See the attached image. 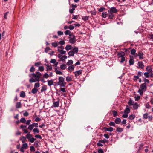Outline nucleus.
<instances>
[{"mask_svg":"<svg viewBox=\"0 0 153 153\" xmlns=\"http://www.w3.org/2000/svg\"><path fill=\"white\" fill-rule=\"evenodd\" d=\"M67 58V56L65 55H64L62 56V57H61V58L60 59L61 61H63L64 60H65V59H66Z\"/></svg>","mask_w":153,"mask_h":153,"instance_id":"45","label":"nucleus"},{"mask_svg":"<svg viewBox=\"0 0 153 153\" xmlns=\"http://www.w3.org/2000/svg\"><path fill=\"white\" fill-rule=\"evenodd\" d=\"M71 32L69 30H66L64 32V33L65 35H69L70 36H71V35H72V34H71Z\"/></svg>","mask_w":153,"mask_h":153,"instance_id":"31","label":"nucleus"},{"mask_svg":"<svg viewBox=\"0 0 153 153\" xmlns=\"http://www.w3.org/2000/svg\"><path fill=\"white\" fill-rule=\"evenodd\" d=\"M130 109L128 108H126L124 111V112L125 113H127L128 114L130 112Z\"/></svg>","mask_w":153,"mask_h":153,"instance_id":"33","label":"nucleus"},{"mask_svg":"<svg viewBox=\"0 0 153 153\" xmlns=\"http://www.w3.org/2000/svg\"><path fill=\"white\" fill-rule=\"evenodd\" d=\"M82 72V71L81 70H79L74 72L75 75L76 77H77L80 75Z\"/></svg>","mask_w":153,"mask_h":153,"instance_id":"10","label":"nucleus"},{"mask_svg":"<svg viewBox=\"0 0 153 153\" xmlns=\"http://www.w3.org/2000/svg\"><path fill=\"white\" fill-rule=\"evenodd\" d=\"M148 37L149 39L153 40V35L152 34H149Z\"/></svg>","mask_w":153,"mask_h":153,"instance_id":"52","label":"nucleus"},{"mask_svg":"<svg viewBox=\"0 0 153 153\" xmlns=\"http://www.w3.org/2000/svg\"><path fill=\"white\" fill-rule=\"evenodd\" d=\"M49 76V75L47 73H45L43 75L44 77L46 78H47Z\"/></svg>","mask_w":153,"mask_h":153,"instance_id":"58","label":"nucleus"},{"mask_svg":"<svg viewBox=\"0 0 153 153\" xmlns=\"http://www.w3.org/2000/svg\"><path fill=\"white\" fill-rule=\"evenodd\" d=\"M134 60L133 59H131L129 61V65H132L134 63Z\"/></svg>","mask_w":153,"mask_h":153,"instance_id":"37","label":"nucleus"},{"mask_svg":"<svg viewBox=\"0 0 153 153\" xmlns=\"http://www.w3.org/2000/svg\"><path fill=\"white\" fill-rule=\"evenodd\" d=\"M32 124L34 127H37L38 126V123H33Z\"/></svg>","mask_w":153,"mask_h":153,"instance_id":"56","label":"nucleus"},{"mask_svg":"<svg viewBox=\"0 0 153 153\" xmlns=\"http://www.w3.org/2000/svg\"><path fill=\"white\" fill-rule=\"evenodd\" d=\"M58 43L61 45H63L65 44V42L64 41H61L59 42Z\"/></svg>","mask_w":153,"mask_h":153,"instance_id":"50","label":"nucleus"},{"mask_svg":"<svg viewBox=\"0 0 153 153\" xmlns=\"http://www.w3.org/2000/svg\"><path fill=\"white\" fill-rule=\"evenodd\" d=\"M146 70L149 73H152V68L149 66H147L146 67Z\"/></svg>","mask_w":153,"mask_h":153,"instance_id":"12","label":"nucleus"},{"mask_svg":"<svg viewBox=\"0 0 153 153\" xmlns=\"http://www.w3.org/2000/svg\"><path fill=\"white\" fill-rule=\"evenodd\" d=\"M27 127V126L26 125H21L20 126V128H21L23 130L24 129L26 128Z\"/></svg>","mask_w":153,"mask_h":153,"instance_id":"64","label":"nucleus"},{"mask_svg":"<svg viewBox=\"0 0 153 153\" xmlns=\"http://www.w3.org/2000/svg\"><path fill=\"white\" fill-rule=\"evenodd\" d=\"M104 129L105 131H108L109 132H111L113 131V128L111 127H110L109 128L105 127L104 128Z\"/></svg>","mask_w":153,"mask_h":153,"instance_id":"14","label":"nucleus"},{"mask_svg":"<svg viewBox=\"0 0 153 153\" xmlns=\"http://www.w3.org/2000/svg\"><path fill=\"white\" fill-rule=\"evenodd\" d=\"M146 86V84L145 83H144L140 85V89H139L138 91V92L139 93L140 95H142L143 91H145Z\"/></svg>","mask_w":153,"mask_h":153,"instance_id":"3","label":"nucleus"},{"mask_svg":"<svg viewBox=\"0 0 153 153\" xmlns=\"http://www.w3.org/2000/svg\"><path fill=\"white\" fill-rule=\"evenodd\" d=\"M134 103V102H133L131 100H130L128 102V104L130 105H132Z\"/></svg>","mask_w":153,"mask_h":153,"instance_id":"44","label":"nucleus"},{"mask_svg":"<svg viewBox=\"0 0 153 153\" xmlns=\"http://www.w3.org/2000/svg\"><path fill=\"white\" fill-rule=\"evenodd\" d=\"M31 122V120H28L27 121H26L25 123V124L27 125H29Z\"/></svg>","mask_w":153,"mask_h":153,"instance_id":"55","label":"nucleus"},{"mask_svg":"<svg viewBox=\"0 0 153 153\" xmlns=\"http://www.w3.org/2000/svg\"><path fill=\"white\" fill-rule=\"evenodd\" d=\"M44 70V68L43 66H40L39 67V70L41 71H43Z\"/></svg>","mask_w":153,"mask_h":153,"instance_id":"41","label":"nucleus"},{"mask_svg":"<svg viewBox=\"0 0 153 153\" xmlns=\"http://www.w3.org/2000/svg\"><path fill=\"white\" fill-rule=\"evenodd\" d=\"M20 122L23 123H25L26 122V120L25 118H22L20 120Z\"/></svg>","mask_w":153,"mask_h":153,"instance_id":"40","label":"nucleus"},{"mask_svg":"<svg viewBox=\"0 0 153 153\" xmlns=\"http://www.w3.org/2000/svg\"><path fill=\"white\" fill-rule=\"evenodd\" d=\"M72 79L71 77L69 76H67L66 78V81L67 82H70L72 81Z\"/></svg>","mask_w":153,"mask_h":153,"instance_id":"27","label":"nucleus"},{"mask_svg":"<svg viewBox=\"0 0 153 153\" xmlns=\"http://www.w3.org/2000/svg\"><path fill=\"white\" fill-rule=\"evenodd\" d=\"M74 26L71 25H70L69 26V29L71 30H73V29H74Z\"/></svg>","mask_w":153,"mask_h":153,"instance_id":"59","label":"nucleus"},{"mask_svg":"<svg viewBox=\"0 0 153 153\" xmlns=\"http://www.w3.org/2000/svg\"><path fill=\"white\" fill-rule=\"evenodd\" d=\"M140 97L139 96H135L134 97L135 100L136 101H138L140 99Z\"/></svg>","mask_w":153,"mask_h":153,"instance_id":"62","label":"nucleus"},{"mask_svg":"<svg viewBox=\"0 0 153 153\" xmlns=\"http://www.w3.org/2000/svg\"><path fill=\"white\" fill-rule=\"evenodd\" d=\"M54 47H56L58 45V43L57 42H53L51 44Z\"/></svg>","mask_w":153,"mask_h":153,"instance_id":"38","label":"nucleus"},{"mask_svg":"<svg viewBox=\"0 0 153 153\" xmlns=\"http://www.w3.org/2000/svg\"><path fill=\"white\" fill-rule=\"evenodd\" d=\"M66 65L65 64H62L60 66V68L62 70H64L66 68Z\"/></svg>","mask_w":153,"mask_h":153,"instance_id":"25","label":"nucleus"},{"mask_svg":"<svg viewBox=\"0 0 153 153\" xmlns=\"http://www.w3.org/2000/svg\"><path fill=\"white\" fill-rule=\"evenodd\" d=\"M28 146V145L26 143H25L23 144L22 147L24 148L25 149H26Z\"/></svg>","mask_w":153,"mask_h":153,"instance_id":"46","label":"nucleus"},{"mask_svg":"<svg viewBox=\"0 0 153 153\" xmlns=\"http://www.w3.org/2000/svg\"><path fill=\"white\" fill-rule=\"evenodd\" d=\"M44 65L46 66V70L47 71L51 70L52 69V67L51 65L48 64H45Z\"/></svg>","mask_w":153,"mask_h":153,"instance_id":"9","label":"nucleus"},{"mask_svg":"<svg viewBox=\"0 0 153 153\" xmlns=\"http://www.w3.org/2000/svg\"><path fill=\"white\" fill-rule=\"evenodd\" d=\"M64 47L62 46H59L58 47V51L60 53H61L65 54L66 53V51H64Z\"/></svg>","mask_w":153,"mask_h":153,"instance_id":"5","label":"nucleus"},{"mask_svg":"<svg viewBox=\"0 0 153 153\" xmlns=\"http://www.w3.org/2000/svg\"><path fill=\"white\" fill-rule=\"evenodd\" d=\"M149 73L148 72H145L144 73V75L146 78H148L149 76Z\"/></svg>","mask_w":153,"mask_h":153,"instance_id":"51","label":"nucleus"},{"mask_svg":"<svg viewBox=\"0 0 153 153\" xmlns=\"http://www.w3.org/2000/svg\"><path fill=\"white\" fill-rule=\"evenodd\" d=\"M138 68L143 69L144 67V65L142 62L140 61L138 63Z\"/></svg>","mask_w":153,"mask_h":153,"instance_id":"7","label":"nucleus"},{"mask_svg":"<svg viewBox=\"0 0 153 153\" xmlns=\"http://www.w3.org/2000/svg\"><path fill=\"white\" fill-rule=\"evenodd\" d=\"M137 55L139 57L140 59H143V54L142 52L139 51Z\"/></svg>","mask_w":153,"mask_h":153,"instance_id":"8","label":"nucleus"},{"mask_svg":"<svg viewBox=\"0 0 153 153\" xmlns=\"http://www.w3.org/2000/svg\"><path fill=\"white\" fill-rule=\"evenodd\" d=\"M132 105L133 108L135 109H137L139 106V105L137 103H134Z\"/></svg>","mask_w":153,"mask_h":153,"instance_id":"22","label":"nucleus"},{"mask_svg":"<svg viewBox=\"0 0 153 153\" xmlns=\"http://www.w3.org/2000/svg\"><path fill=\"white\" fill-rule=\"evenodd\" d=\"M117 55L119 56V57H122L125 56V53L123 51H120L118 53Z\"/></svg>","mask_w":153,"mask_h":153,"instance_id":"11","label":"nucleus"},{"mask_svg":"<svg viewBox=\"0 0 153 153\" xmlns=\"http://www.w3.org/2000/svg\"><path fill=\"white\" fill-rule=\"evenodd\" d=\"M34 128V127L33 125L32 124H30L29 125V126H28V129L29 130H30L31 131L32 130H33V128Z\"/></svg>","mask_w":153,"mask_h":153,"instance_id":"32","label":"nucleus"},{"mask_svg":"<svg viewBox=\"0 0 153 153\" xmlns=\"http://www.w3.org/2000/svg\"><path fill=\"white\" fill-rule=\"evenodd\" d=\"M69 38V42L71 44H74L76 41L75 36L74 35H71Z\"/></svg>","mask_w":153,"mask_h":153,"instance_id":"4","label":"nucleus"},{"mask_svg":"<svg viewBox=\"0 0 153 153\" xmlns=\"http://www.w3.org/2000/svg\"><path fill=\"white\" fill-rule=\"evenodd\" d=\"M68 54L70 56H73L74 54V53L72 51H69Z\"/></svg>","mask_w":153,"mask_h":153,"instance_id":"36","label":"nucleus"},{"mask_svg":"<svg viewBox=\"0 0 153 153\" xmlns=\"http://www.w3.org/2000/svg\"><path fill=\"white\" fill-rule=\"evenodd\" d=\"M42 76L41 73L37 72L36 74L31 73L29 75V76L30 77L29 79V82L30 83L38 82L39 81L40 78Z\"/></svg>","mask_w":153,"mask_h":153,"instance_id":"1","label":"nucleus"},{"mask_svg":"<svg viewBox=\"0 0 153 153\" xmlns=\"http://www.w3.org/2000/svg\"><path fill=\"white\" fill-rule=\"evenodd\" d=\"M73 63V61L72 60H68V62L66 63V65H71Z\"/></svg>","mask_w":153,"mask_h":153,"instance_id":"28","label":"nucleus"},{"mask_svg":"<svg viewBox=\"0 0 153 153\" xmlns=\"http://www.w3.org/2000/svg\"><path fill=\"white\" fill-rule=\"evenodd\" d=\"M71 51L75 53H77L78 52V49L77 47H75Z\"/></svg>","mask_w":153,"mask_h":153,"instance_id":"24","label":"nucleus"},{"mask_svg":"<svg viewBox=\"0 0 153 153\" xmlns=\"http://www.w3.org/2000/svg\"><path fill=\"white\" fill-rule=\"evenodd\" d=\"M32 137V135L30 134H28L26 135V138L30 140Z\"/></svg>","mask_w":153,"mask_h":153,"instance_id":"42","label":"nucleus"},{"mask_svg":"<svg viewBox=\"0 0 153 153\" xmlns=\"http://www.w3.org/2000/svg\"><path fill=\"white\" fill-rule=\"evenodd\" d=\"M135 115L133 114L130 115L128 117L129 119L131 120L135 118Z\"/></svg>","mask_w":153,"mask_h":153,"instance_id":"43","label":"nucleus"},{"mask_svg":"<svg viewBox=\"0 0 153 153\" xmlns=\"http://www.w3.org/2000/svg\"><path fill=\"white\" fill-rule=\"evenodd\" d=\"M48 85L51 86L53 84V82L52 80H48L47 81Z\"/></svg>","mask_w":153,"mask_h":153,"instance_id":"21","label":"nucleus"},{"mask_svg":"<svg viewBox=\"0 0 153 153\" xmlns=\"http://www.w3.org/2000/svg\"><path fill=\"white\" fill-rule=\"evenodd\" d=\"M55 71L57 74L59 75H63V73L57 69V68H55Z\"/></svg>","mask_w":153,"mask_h":153,"instance_id":"13","label":"nucleus"},{"mask_svg":"<svg viewBox=\"0 0 153 153\" xmlns=\"http://www.w3.org/2000/svg\"><path fill=\"white\" fill-rule=\"evenodd\" d=\"M123 128L119 127H117L116 129L117 131L118 132H122L123 131Z\"/></svg>","mask_w":153,"mask_h":153,"instance_id":"30","label":"nucleus"},{"mask_svg":"<svg viewBox=\"0 0 153 153\" xmlns=\"http://www.w3.org/2000/svg\"><path fill=\"white\" fill-rule=\"evenodd\" d=\"M33 131L34 134H38L39 132V130L37 128H34L33 129Z\"/></svg>","mask_w":153,"mask_h":153,"instance_id":"16","label":"nucleus"},{"mask_svg":"<svg viewBox=\"0 0 153 153\" xmlns=\"http://www.w3.org/2000/svg\"><path fill=\"white\" fill-rule=\"evenodd\" d=\"M89 16H86L82 17V19L84 20H86L88 19Z\"/></svg>","mask_w":153,"mask_h":153,"instance_id":"60","label":"nucleus"},{"mask_svg":"<svg viewBox=\"0 0 153 153\" xmlns=\"http://www.w3.org/2000/svg\"><path fill=\"white\" fill-rule=\"evenodd\" d=\"M22 105L20 102H18L16 103V108H21Z\"/></svg>","mask_w":153,"mask_h":153,"instance_id":"18","label":"nucleus"},{"mask_svg":"<svg viewBox=\"0 0 153 153\" xmlns=\"http://www.w3.org/2000/svg\"><path fill=\"white\" fill-rule=\"evenodd\" d=\"M108 13L106 12H103L102 16L104 18H105L107 17Z\"/></svg>","mask_w":153,"mask_h":153,"instance_id":"26","label":"nucleus"},{"mask_svg":"<svg viewBox=\"0 0 153 153\" xmlns=\"http://www.w3.org/2000/svg\"><path fill=\"white\" fill-rule=\"evenodd\" d=\"M59 101L54 102H53V106L54 107H58L59 106Z\"/></svg>","mask_w":153,"mask_h":153,"instance_id":"19","label":"nucleus"},{"mask_svg":"<svg viewBox=\"0 0 153 153\" xmlns=\"http://www.w3.org/2000/svg\"><path fill=\"white\" fill-rule=\"evenodd\" d=\"M38 90L37 89L34 88L31 91V92L33 94H36L37 93Z\"/></svg>","mask_w":153,"mask_h":153,"instance_id":"29","label":"nucleus"},{"mask_svg":"<svg viewBox=\"0 0 153 153\" xmlns=\"http://www.w3.org/2000/svg\"><path fill=\"white\" fill-rule=\"evenodd\" d=\"M75 68L74 65H71L68 68V70L70 71H72Z\"/></svg>","mask_w":153,"mask_h":153,"instance_id":"17","label":"nucleus"},{"mask_svg":"<svg viewBox=\"0 0 153 153\" xmlns=\"http://www.w3.org/2000/svg\"><path fill=\"white\" fill-rule=\"evenodd\" d=\"M56 62V59H52L50 61V62L51 63H55Z\"/></svg>","mask_w":153,"mask_h":153,"instance_id":"61","label":"nucleus"},{"mask_svg":"<svg viewBox=\"0 0 153 153\" xmlns=\"http://www.w3.org/2000/svg\"><path fill=\"white\" fill-rule=\"evenodd\" d=\"M47 90L46 86H44L42 87L41 90V92H43Z\"/></svg>","mask_w":153,"mask_h":153,"instance_id":"35","label":"nucleus"},{"mask_svg":"<svg viewBox=\"0 0 153 153\" xmlns=\"http://www.w3.org/2000/svg\"><path fill=\"white\" fill-rule=\"evenodd\" d=\"M121 121V120L119 118H117L115 120V123L117 124H119Z\"/></svg>","mask_w":153,"mask_h":153,"instance_id":"20","label":"nucleus"},{"mask_svg":"<svg viewBox=\"0 0 153 153\" xmlns=\"http://www.w3.org/2000/svg\"><path fill=\"white\" fill-rule=\"evenodd\" d=\"M109 15L108 16V18L110 19H112L114 17V15L112 13H109Z\"/></svg>","mask_w":153,"mask_h":153,"instance_id":"47","label":"nucleus"},{"mask_svg":"<svg viewBox=\"0 0 153 153\" xmlns=\"http://www.w3.org/2000/svg\"><path fill=\"white\" fill-rule=\"evenodd\" d=\"M148 115L147 113H146L143 114V117L145 119H146L148 117Z\"/></svg>","mask_w":153,"mask_h":153,"instance_id":"49","label":"nucleus"},{"mask_svg":"<svg viewBox=\"0 0 153 153\" xmlns=\"http://www.w3.org/2000/svg\"><path fill=\"white\" fill-rule=\"evenodd\" d=\"M20 96L21 97L24 98L25 97V93L24 91H22L20 92Z\"/></svg>","mask_w":153,"mask_h":153,"instance_id":"23","label":"nucleus"},{"mask_svg":"<svg viewBox=\"0 0 153 153\" xmlns=\"http://www.w3.org/2000/svg\"><path fill=\"white\" fill-rule=\"evenodd\" d=\"M109 125L113 126H115V123L113 122H111L109 123Z\"/></svg>","mask_w":153,"mask_h":153,"instance_id":"54","label":"nucleus"},{"mask_svg":"<svg viewBox=\"0 0 153 153\" xmlns=\"http://www.w3.org/2000/svg\"><path fill=\"white\" fill-rule=\"evenodd\" d=\"M113 115L114 117H116L117 115V112L115 111H113Z\"/></svg>","mask_w":153,"mask_h":153,"instance_id":"53","label":"nucleus"},{"mask_svg":"<svg viewBox=\"0 0 153 153\" xmlns=\"http://www.w3.org/2000/svg\"><path fill=\"white\" fill-rule=\"evenodd\" d=\"M36 140V139L35 138H34L33 137H31L30 140H29L30 142L31 143H33Z\"/></svg>","mask_w":153,"mask_h":153,"instance_id":"48","label":"nucleus"},{"mask_svg":"<svg viewBox=\"0 0 153 153\" xmlns=\"http://www.w3.org/2000/svg\"><path fill=\"white\" fill-rule=\"evenodd\" d=\"M62 54H63L62 53H59L58 54L57 56L58 58L60 59L61 58V57H62Z\"/></svg>","mask_w":153,"mask_h":153,"instance_id":"63","label":"nucleus"},{"mask_svg":"<svg viewBox=\"0 0 153 153\" xmlns=\"http://www.w3.org/2000/svg\"><path fill=\"white\" fill-rule=\"evenodd\" d=\"M30 150L31 152H34L35 151V148L33 146H31L30 147Z\"/></svg>","mask_w":153,"mask_h":153,"instance_id":"57","label":"nucleus"},{"mask_svg":"<svg viewBox=\"0 0 153 153\" xmlns=\"http://www.w3.org/2000/svg\"><path fill=\"white\" fill-rule=\"evenodd\" d=\"M72 48V46L71 45H67L65 47L66 50L68 51L69 50L71 49Z\"/></svg>","mask_w":153,"mask_h":153,"instance_id":"15","label":"nucleus"},{"mask_svg":"<svg viewBox=\"0 0 153 153\" xmlns=\"http://www.w3.org/2000/svg\"><path fill=\"white\" fill-rule=\"evenodd\" d=\"M109 13H116L117 12V10L114 7H112L108 10Z\"/></svg>","mask_w":153,"mask_h":153,"instance_id":"6","label":"nucleus"},{"mask_svg":"<svg viewBox=\"0 0 153 153\" xmlns=\"http://www.w3.org/2000/svg\"><path fill=\"white\" fill-rule=\"evenodd\" d=\"M58 81L57 82V85L61 87H65L66 83L65 82V78L63 77L60 76L58 78Z\"/></svg>","mask_w":153,"mask_h":153,"instance_id":"2","label":"nucleus"},{"mask_svg":"<svg viewBox=\"0 0 153 153\" xmlns=\"http://www.w3.org/2000/svg\"><path fill=\"white\" fill-rule=\"evenodd\" d=\"M40 86V84L39 82H37L35 83L34 85V88H38Z\"/></svg>","mask_w":153,"mask_h":153,"instance_id":"39","label":"nucleus"},{"mask_svg":"<svg viewBox=\"0 0 153 153\" xmlns=\"http://www.w3.org/2000/svg\"><path fill=\"white\" fill-rule=\"evenodd\" d=\"M136 52V51L134 49H133L131 50V53L132 55H135Z\"/></svg>","mask_w":153,"mask_h":153,"instance_id":"34","label":"nucleus"}]
</instances>
